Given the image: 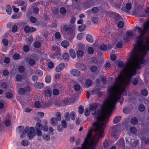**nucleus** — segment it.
Wrapping results in <instances>:
<instances>
[{
  "mask_svg": "<svg viewBox=\"0 0 149 149\" xmlns=\"http://www.w3.org/2000/svg\"><path fill=\"white\" fill-rule=\"evenodd\" d=\"M16 3L17 4L18 6H22L24 4V2L23 1L19 0L17 1Z\"/></svg>",
  "mask_w": 149,
  "mask_h": 149,
  "instance_id": "nucleus-40",
  "label": "nucleus"
},
{
  "mask_svg": "<svg viewBox=\"0 0 149 149\" xmlns=\"http://www.w3.org/2000/svg\"><path fill=\"white\" fill-rule=\"evenodd\" d=\"M113 14L114 16V18L116 20H119L120 19V17L118 14L114 13Z\"/></svg>",
  "mask_w": 149,
  "mask_h": 149,
  "instance_id": "nucleus-46",
  "label": "nucleus"
},
{
  "mask_svg": "<svg viewBox=\"0 0 149 149\" xmlns=\"http://www.w3.org/2000/svg\"><path fill=\"white\" fill-rule=\"evenodd\" d=\"M109 145L108 141L106 140L104 142L103 146L104 148H106L108 147Z\"/></svg>",
  "mask_w": 149,
  "mask_h": 149,
  "instance_id": "nucleus-58",
  "label": "nucleus"
},
{
  "mask_svg": "<svg viewBox=\"0 0 149 149\" xmlns=\"http://www.w3.org/2000/svg\"><path fill=\"white\" fill-rule=\"evenodd\" d=\"M118 126L116 125L112 127V128L113 132L111 133V135L114 138H117L120 135V132L118 130Z\"/></svg>",
  "mask_w": 149,
  "mask_h": 149,
  "instance_id": "nucleus-6",
  "label": "nucleus"
},
{
  "mask_svg": "<svg viewBox=\"0 0 149 149\" xmlns=\"http://www.w3.org/2000/svg\"><path fill=\"white\" fill-rule=\"evenodd\" d=\"M35 107L37 108H40L41 107L40 102L38 101H36L35 103Z\"/></svg>",
  "mask_w": 149,
  "mask_h": 149,
  "instance_id": "nucleus-43",
  "label": "nucleus"
},
{
  "mask_svg": "<svg viewBox=\"0 0 149 149\" xmlns=\"http://www.w3.org/2000/svg\"><path fill=\"white\" fill-rule=\"evenodd\" d=\"M18 70L19 72H22L24 70V67L22 66H20L18 68Z\"/></svg>",
  "mask_w": 149,
  "mask_h": 149,
  "instance_id": "nucleus-55",
  "label": "nucleus"
},
{
  "mask_svg": "<svg viewBox=\"0 0 149 149\" xmlns=\"http://www.w3.org/2000/svg\"><path fill=\"white\" fill-rule=\"evenodd\" d=\"M65 67V65L64 63H61L56 67L55 71L57 72H60Z\"/></svg>",
  "mask_w": 149,
  "mask_h": 149,
  "instance_id": "nucleus-10",
  "label": "nucleus"
},
{
  "mask_svg": "<svg viewBox=\"0 0 149 149\" xmlns=\"http://www.w3.org/2000/svg\"><path fill=\"white\" fill-rule=\"evenodd\" d=\"M57 59L59 60H61L62 58V56L60 52H58L56 55Z\"/></svg>",
  "mask_w": 149,
  "mask_h": 149,
  "instance_id": "nucleus-59",
  "label": "nucleus"
},
{
  "mask_svg": "<svg viewBox=\"0 0 149 149\" xmlns=\"http://www.w3.org/2000/svg\"><path fill=\"white\" fill-rule=\"evenodd\" d=\"M24 30L26 33H32L36 30L35 28L32 27H30L29 26H25L24 28Z\"/></svg>",
  "mask_w": 149,
  "mask_h": 149,
  "instance_id": "nucleus-9",
  "label": "nucleus"
},
{
  "mask_svg": "<svg viewBox=\"0 0 149 149\" xmlns=\"http://www.w3.org/2000/svg\"><path fill=\"white\" fill-rule=\"evenodd\" d=\"M29 63L31 66H33L35 64V61L33 59H31L29 61Z\"/></svg>",
  "mask_w": 149,
  "mask_h": 149,
  "instance_id": "nucleus-57",
  "label": "nucleus"
},
{
  "mask_svg": "<svg viewBox=\"0 0 149 149\" xmlns=\"http://www.w3.org/2000/svg\"><path fill=\"white\" fill-rule=\"evenodd\" d=\"M91 21L93 24H96L98 21V19L97 17H93L91 19Z\"/></svg>",
  "mask_w": 149,
  "mask_h": 149,
  "instance_id": "nucleus-48",
  "label": "nucleus"
},
{
  "mask_svg": "<svg viewBox=\"0 0 149 149\" xmlns=\"http://www.w3.org/2000/svg\"><path fill=\"white\" fill-rule=\"evenodd\" d=\"M60 13L63 15H65L66 14V9L63 7L62 8L60 9Z\"/></svg>",
  "mask_w": 149,
  "mask_h": 149,
  "instance_id": "nucleus-44",
  "label": "nucleus"
},
{
  "mask_svg": "<svg viewBox=\"0 0 149 149\" xmlns=\"http://www.w3.org/2000/svg\"><path fill=\"white\" fill-rule=\"evenodd\" d=\"M42 137L45 140L47 141L49 140L50 139L49 135L45 133L44 134H43Z\"/></svg>",
  "mask_w": 149,
  "mask_h": 149,
  "instance_id": "nucleus-29",
  "label": "nucleus"
},
{
  "mask_svg": "<svg viewBox=\"0 0 149 149\" xmlns=\"http://www.w3.org/2000/svg\"><path fill=\"white\" fill-rule=\"evenodd\" d=\"M85 87L88 88L92 84V81L91 80L88 79L86 80L85 82Z\"/></svg>",
  "mask_w": 149,
  "mask_h": 149,
  "instance_id": "nucleus-21",
  "label": "nucleus"
},
{
  "mask_svg": "<svg viewBox=\"0 0 149 149\" xmlns=\"http://www.w3.org/2000/svg\"><path fill=\"white\" fill-rule=\"evenodd\" d=\"M48 129L49 133L51 135L54 134V133L53 132V131L54 130L52 127H49L48 128Z\"/></svg>",
  "mask_w": 149,
  "mask_h": 149,
  "instance_id": "nucleus-60",
  "label": "nucleus"
},
{
  "mask_svg": "<svg viewBox=\"0 0 149 149\" xmlns=\"http://www.w3.org/2000/svg\"><path fill=\"white\" fill-rule=\"evenodd\" d=\"M70 73L73 76L76 77L80 76L81 74V72L80 71L75 69L71 70L70 71Z\"/></svg>",
  "mask_w": 149,
  "mask_h": 149,
  "instance_id": "nucleus-11",
  "label": "nucleus"
},
{
  "mask_svg": "<svg viewBox=\"0 0 149 149\" xmlns=\"http://www.w3.org/2000/svg\"><path fill=\"white\" fill-rule=\"evenodd\" d=\"M126 143L128 144H131L132 143H133L134 144L135 143V146H136V144H138V141L137 140L135 141H134V140H133V141L130 138H128L127 139H126Z\"/></svg>",
  "mask_w": 149,
  "mask_h": 149,
  "instance_id": "nucleus-17",
  "label": "nucleus"
},
{
  "mask_svg": "<svg viewBox=\"0 0 149 149\" xmlns=\"http://www.w3.org/2000/svg\"><path fill=\"white\" fill-rule=\"evenodd\" d=\"M121 117L120 116H118L115 118L113 119V123L115 124L118 123L120 120Z\"/></svg>",
  "mask_w": 149,
  "mask_h": 149,
  "instance_id": "nucleus-26",
  "label": "nucleus"
},
{
  "mask_svg": "<svg viewBox=\"0 0 149 149\" xmlns=\"http://www.w3.org/2000/svg\"><path fill=\"white\" fill-rule=\"evenodd\" d=\"M55 38L57 39H59L61 37V35L58 32H56L54 35Z\"/></svg>",
  "mask_w": 149,
  "mask_h": 149,
  "instance_id": "nucleus-56",
  "label": "nucleus"
},
{
  "mask_svg": "<svg viewBox=\"0 0 149 149\" xmlns=\"http://www.w3.org/2000/svg\"><path fill=\"white\" fill-rule=\"evenodd\" d=\"M61 114L60 112H57L55 118L58 121H60L61 120Z\"/></svg>",
  "mask_w": 149,
  "mask_h": 149,
  "instance_id": "nucleus-36",
  "label": "nucleus"
},
{
  "mask_svg": "<svg viewBox=\"0 0 149 149\" xmlns=\"http://www.w3.org/2000/svg\"><path fill=\"white\" fill-rule=\"evenodd\" d=\"M52 94L51 91L49 90H47L44 91V94L47 97H50Z\"/></svg>",
  "mask_w": 149,
  "mask_h": 149,
  "instance_id": "nucleus-24",
  "label": "nucleus"
},
{
  "mask_svg": "<svg viewBox=\"0 0 149 149\" xmlns=\"http://www.w3.org/2000/svg\"><path fill=\"white\" fill-rule=\"evenodd\" d=\"M92 11L94 13H96L98 12V10L97 7H94L92 9Z\"/></svg>",
  "mask_w": 149,
  "mask_h": 149,
  "instance_id": "nucleus-64",
  "label": "nucleus"
},
{
  "mask_svg": "<svg viewBox=\"0 0 149 149\" xmlns=\"http://www.w3.org/2000/svg\"><path fill=\"white\" fill-rule=\"evenodd\" d=\"M30 90V87L28 86H26L24 87V88H21L18 91L19 94L23 95L25 94L27 91H29Z\"/></svg>",
  "mask_w": 149,
  "mask_h": 149,
  "instance_id": "nucleus-12",
  "label": "nucleus"
},
{
  "mask_svg": "<svg viewBox=\"0 0 149 149\" xmlns=\"http://www.w3.org/2000/svg\"><path fill=\"white\" fill-rule=\"evenodd\" d=\"M17 29V26L16 25H14L12 27V30L13 32H16Z\"/></svg>",
  "mask_w": 149,
  "mask_h": 149,
  "instance_id": "nucleus-51",
  "label": "nucleus"
},
{
  "mask_svg": "<svg viewBox=\"0 0 149 149\" xmlns=\"http://www.w3.org/2000/svg\"><path fill=\"white\" fill-rule=\"evenodd\" d=\"M6 10L7 13L8 14H10L11 12L12 9L10 6L8 5L6 6Z\"/></svg>",
  "mask_w": 149,
  "mask_h": 149,
  "instance_id": "nucleus-28",
  "label": "nucleus"
},
{
  "mask_svg": "<svg viewBox=\"0 0 149 149\" xmlns=\"http://www.w3.org/2000/svg\"><path fill=\"white\" fill-rule=\"evenodd\" d=\"M65 119L67 120H69L70 118L72 120H74L75 119V115L74 112H67L65 116Z\"/></svg>",
  "mask_w": 149,
  "mask_h": 149,
  "instance_id": "nucleus-8",
  "label": "nucleus"
},
{
  "mask_svg": "<svg viewBox=\"0 0 149 149\" xmlns=\"http://www.w3.org/2000/svg\"><path fill=\"white\" fill-rule=\"evenodd\" d=\"M117 145L124 148V142L123 138H121L120 140L117 143Z\"/></svg>",
  "mask_w": 149,
  "mask_h": 149,
  "instance_id": "nucleus-16",
  "label": "nucleus"
},
{
  "mask_svg": "<svg viewBox=\"0 0 149 149\" xmlns=\"http://www.w3.org/2000/svg\"><path fill=\"white\" fill-rule=\"evenodd\" d=\"M34 86L35 87L39 89H41L44 87L43 84L42 83L36 82L34 84Z\"/></svg>",
  "mask_w": 149,
  "mask_h": 149,
  "instance_id": "nucleus-15",
  "label": "nucleus"
},
{
  "mask_svg": "<svg viewBox=\"0 0 149 149\" xmlns=\"http://www.w3.org/2000/svg\"><path fill=\"white\" fill-rule=\"evenodd\" d=\"M21 145L23 146H27L29 144V142L27 140H23L21 142Z\"/></svg>",
  "mask_w": 149,
  "mask_h": 149,
  "instance_id": "nucleus-33",
  "label": "nucleus"
},
{
  "mask_svg": "<svg viewBox=\"0 0 149 149\" xmlns=\"http://www.w3.org/2000/svg\"><path fill=\"white\" fill-rule=\"evenodd\" d=\"M104 136V134H94L92 136V134H87L81 147L74 148L73 149H95L96 144L99 139Z\"/></svg>",
  "mask_w": 149,
  "mask_h": 149,
  "instance_id": "nucleus-2",
  "label": "nucleus"
},
{
  "mask_svg": "<svg viewBox=\"0 0 149 149\" xmlns=\"http://www.w3.org/2000/svg\"><path fill=\"white\" fill-rule=\"evenodd\" d=\"M111 66V63L109 62H106L105 64V68L107 69H108L110 68V67Z\"/></svg>",
  "mask_w": 149,
  "mask_h": 149,
  "instance_id": "nucleus-50",
  "label": "nucleus"
},
{
  "mask_svg": "<svg viewBox=\"0 0 149 149\" xmlns=\"http://www.w3.org/2000/svg\"><path fill=\"white\" fill-rule=\"evenodd\" d=\"M69 42L67 40H64L61 43V46L64 48H66L69 45Z\"/></svg>",
  "mask_w": 149,
  "mask_h": 149,
  "instance_id": "nucleus-23",
  "label": "nucleus"
},
{
  "mask_svg": "<svg viewBox=\"0 0 149 149\" xmlns=\"http://www.w3.org/2000/svg\"><path fill=\"white\" fill-rule=\"evenodd\" d=\"M139 111L140 112H143L145 110V107L143 104H140L138 107Z\"/></svg>",
  "mask_w": 149,
  "mask_h": 149,
  "instance_id": "nucleus-35",
  "label": "nucleus"
},
{
  "mask_svg": "<svg viewBox=\"0 0 149 149\" xmlns=\"http://www.w3.org/2000/svg\"><path fill=\"white\" fill-rule=\"evenodd\" d=\"M100 49L103 50H109L111 47H107V45H103L100 46Z\"/></svg>",
  "mask_w": 149,
  "mask_h": 149,
  "instance_id": "nucleus-22",
  "label": "nucleus"
},
{
  "mask_svg": "<svg viewBox=\"0 0 149 149\" xmlns=\"http://www.w3.org/2000/svg\"><path fill=\"white\" fill-rule=\"evenodd\" d=\"M41 45L39 41H36L34 43V47L36 48H39Z\"/></svg>",
  "mask_w": 149,
  "mask_h": 149,
  "instance_id": "nucleus-41",
  "label": "nucleus"
},
{
  "mask_svg": "<svg viewBox=\"0 0 149 149\" xmlns=\"http://www.w3.org/2000/svg\"><path fill=\"white\" fill-rule=\"evenodd\" d=\"M135 28L140 35L132 51L131 60L123 68H141L140 64L145 62L144 58L147 51H149V20L144 23L143 29L138 26Z\"/></svg>",
  "mask_w": 149,
  "mask_h": 149,
  "instance_id": "nucleus-1",
  "label": "nucleus"
},
{
  "mask_svg": "<svg viewBox=\"0 0 149 149\" xmlns=\"http://www.w3.org/2000/svg\"><path fill=\"white\" fill-rule=\"evenodd\" d=\"M131 122L134 125L136 124L138 122L137 118L135 117L132 118L131 120Z\"/></svg>",
  "mask_w": 149,
  "mask_h": 149,
  "instance_id": "nucleus-39",
  "label": "nucleus"
},
{
  "mask_svg": "<svg viewBox=\"0 0 149 149\" xmlns=\"http://www.w3.org/2000/svg\"><path fill=\"white\" fill-rule=\"evenodd\" d=\"M87 51L90 54H93L94 52L93 49L92 47H89L88 48Z\"/></svg>",
  "mask_w": 149,
  "mask_h": 149,
  "instance_id": "nucleus-45",
  "label": "nucleus"
},
{
  "mask_svg": "<svg viewBox=\"0 0 149 149\" xmlns=\"http://www.w3.org/2000/svg\"><path fill=\"white\" fill-rule=\"evenodd\" d=\"M142 143L148 144L149 143V139L146 137H143L141 139Z\"/></svg>",
  "mask_w": 149,
  "mask_h": 149,
  "instance_id": "nucleus-32",
  "label": "nucleus"
},
{
  "mask_svg": "<svg viewBox=\"0 0 149 149\" xmlns=\"http://www.w3.org/2000/svg\"><path fill=\"white\" fill-rule=\"evenodd\" d=\"M126 35L127 37L124 40L126 42H127L129 41V37L133 36L132 32L131 31H128L126 33Z\"/></svg>",
  "mask_w": 149,
  "mask_h": 149,
  "instance_id": "nucleus-18",
  "label": "nucleus"
},
{
  "mask_svg": "<svg viewBox=\"0 0 149 149\" xmlns=\"http://www.w3.org/2000/svg\"><path fill=\"white\" fill-rule=\"evenodd\" d=\"M15 78L17 81H19L22 80V75L18 74L16 76Z\"/></svg>",
  "mask_w": 149,
  "mask_h": 149,
  "instance_id": "nucleus-38",
  "label": "nucleus"
},
{
  "mask_svg": "<svg viewBox=\"0 0 149 149\" xmlns=\"http://www.w3.org/2000/svg\"><path fill=\"white\" fill-rule=\"evenodd\" d=\"M58 121L55 118L52 117L50 119L51 124L53 126H56L58 123Z\"/></svg>",
  "mask_w": 149,
  "mask_h": 149,
  "instance_id": "nucleus-14",
  "label": "nucleus"
},
{
  "mask_svg": "<svg viewBox=\"0 0 149 149\" xmlns=\"http://www.w3.org/2000/svg\"><path fill=\"white\" fill-rule=\"evenodd\" d=\"M77 57H81L83 56L84 52L83 50H79L77 51Z\"/></svg>",
  "mask_w": 149,
  "mask_h": 149,
  "instance_id": "nucleus-27",
  "label": "nucleus"
},
{
  "mask_svg": "<svg viewBox=\"0 0 149 149\" xmlns=\"http://www.w3.org/2000/svg\"><path fill=\"white\" fill-rule=\"evenodd\" d=\"M132 7V5L130 3H127L125 6V8L127 10H130Z\"/></svg>",
  "mask_w": 149,
  "mask_h": 149,
  "instance_id": "nucleus-54",
  "label": "nucleus"
},
{
  "mask_svg": "<svg viewBox=\"0 0 149 149\" xmlns=\"http://www.w3.org/2000/svg\"><path fill=\"white\" fill-rule=\"evenodd\" d=\"M74 88L76 91H78L80 90L81 86L79 84H76L74 85Z\"/></svg>",
  "mask_w": 149,
  "mask_h": 149,
  "instance_id": "nucleus-34",
  "label": "nucleus"
},
{
  "mask_svg": "<svg viewBox=\"0 0 149 149\" xmlns=\"http://www.w3.org/2000/svg\"><path fill=\"white\" fill-rule=\"evenodd\" d=\"M141 94L143 96H146L148 95V91L145 89H143L142 90Z\"/></svg>",
  "mask_w": 149,
  "mask_h": 149,
  "instance_id": "nucleus-42",
  "label": "nucleus"
},
{
  "mask_svg": "<svg viewBox=\"0 0 149 149\" xmlns=\"http://www.w3.org/2000/svg\"><path fill=\"white\" fill-rule=\"evenodd\" d=\"M54 66V64L52 62H49L48 63V67L49 68H52Z\"/></svg>",
  "mask_w": 149,
  "mask_h": 149,
  "instance_id": "nucleus-63",
  "label": "nucleus"
},
{
  "mask_svg": "<svg viewBox=\"0 0 149 149\" xmlns=\"http://www.w3.org/2000/svg\"><path fill=\"white\" fill-rule=\"evenodd\" d=\"M86 27V25L85 24H83L79 26L78 30L80 31H83L85 29Z\"/></svg>",
  "mask_w": 149,
  "mask_h": 149,
  "instance_id": "nucleus-37",
  "label": "nucleus"
},
{
  "mask_svg": "<svg viewBox=\"0 0 149 149\" xmlns=\"http://www.w3.org/2000/svg\"><path fill=\"white\" fill-rule=\"evenodd\" d=\"M130 130L131 133L134 134L137 131L136 129L134 127H131L130 128Z\"/></svg>",
  "mask_w": 149,
  "mask_h": 149,
  "instance_id": "nucleus-53",
  "label": "nucleus"
},
{
  "mask_svg": "<svg viewBox=\"0 0 149 149\" xmlns=\"http://www.w3.org/2000/svg\"><path fill=\"white\" fill-rule=\"evenodd\" d=\"M53 95H57L59 94L58 90L56 89H54L53 91Z\"/></svg>",
  "mask_w": 149,
  "mask_h": 149,
  "instance_id": "nucleus-52",
  "label": "nucleus"
},
{
  "mask_svg": "<svg viewBox=\"0 0 149 149\" xmlns=\"http://www.w3.org/2000/svg\"><path fill=\"white\" fill-rule=\"evenodd\" d=\"M62 58L65 61H68L69 58V56L68 53H64L62 56Z\"/></svg>",
  "mask_w": 149,
  "mask_h": 149,
  "instance_id": "nucleus-31",
  "label": "nucleus"
},
{
  "mask_svg": "<svg viewBox=\"0 0 149 149\" xmlns=\"http://www.w3.org/2000/svg\"><path fill=\"white\" fill-rule=\"evenodd\" d=\"M139 79V77H137L134 79L132 81V83L134 85H135L137 84L138 82Z\"/></svg>",
  "mask_w": 149,
  "mask_h": 149,
  "instance_id": "nucleus-61",
  "label": "nucleus"
},
{
  "mask_svg": "<svg viewBox=\"0 0 149 149\" xmlns=\"http://www.w3.org/2000/svg\"><path fill=\"white\" fill-rule=\"evenodd\" d=\"M45 124L42 125L40 122H38L36 123L35 126L36 131L37 135L40 136L42 135L41 129L44 132H47L48 130V126L47 125V122L45 121Z\"/></svg>",
  "mask_w": 149,
  "mask_h": 149,
  "instance_id": "nucleus-4",
  "label": "nucleus"
},
{
  "mask_svg": "<svg viewBox=\"0 0 149 149\" xmlns=\"http://www.w3.org/2000/svg\"><path fill=\"white\" fill-rule=\"evenodd\" d=\"M87 40L89 42H93V39L92 36L90 34H88L86 36Z\"/></svg>",
  "mask_w": 149,
  "mask_h": 149,
  "instance_id": "nucleus-25",
  "label": "nucleus"
},
{
  "mask_svg": "<svg viewBox=\"0 0 149 149\" xmlns=\"http://www.w3.org/2000/svg\"><path fill=\"white\" fill-rule=\"evenodd\" d=\"M16 131L18 133H21L20 137L22 138H24L26 136V134L29 139H32L36 135L34 128L33 127H26L24 130L23 126H19L16 129Z\"/></svg>",
  "mask_w": 149,
  "mask_h": 149,
  "instance_id": "nucleus-3",
  "label": "nucleus"
},
{
  "mask_svg": "<svg viewBox=\"0 0 149 149\" xmlns=\"http://www.w3.org/2000/svg\"><path fill=\"white\" fill-rule=\"evenodd\" d=\"M69 53L72 58H74L76 57V54L74 50L73 49H70Z\"/></svg>",
  "mask_w": 149,
  "mask_h": 149,
  "instance_id": "nucleus-19",
  "label": "nucleus"
},
{
  "mask_svg": "<svg viewBox=\"0 0 149 149\" xmlns=\"http://www.w3.org/2000/svg\"><path fill=\"white\" fill-rule=\"evenodd\" d=\"M76 68L80 70H86L87 68L86 67L84 64L80 63H77L76 64Z\"/></svg>",
  "mask_w": 149,
  "mask_h": 149,
  "instance_id": "nucleus-13",
  "label": "nucleus"
},
{
  "mask_svg": "<svg viewBox=\"0 0 149 149\" xmlns=\"http://www.w3.org/2000/svg\"><path fill=\"white\" fill-rule=\"evenodd\" d=\"M61 125L62 127L64 128L67 127V124L65 120H63L61 121Z\"/></svg>",
  "mask_w": 149,
  "mask_h": 149,
  "instance_id": "nucleus-47",
  "label": "nucleus"
},
{
  "mask_svg": "<svg viewBox=\"0 0 149 149\" xmlns=\"http://www.w3.org/2000/svg\"><path fill=\"white\" fill-rule=\"evenodd\" d=\"M63 29L65 31L68 39L71 41L75 36V32L74 30L67 25H64Z\"/></svg>",
  "mask_w": 149,
  "mask_h": 149,
  "instance_id": "nucleus-5",
  "label": "nucleus"
},
{
  "mask_svg": "<svg viewBox=\"0 0 149 149\" xmlns=\"http://www.w3.org/2000/svg\"><path fill=\"white\" fill-rule=\"evenodd\" d=\"M51 77L50 75H48L45 78V81L47 83H49L51 81Z\"/></svg>",
  "mask_w": 149,
  "mask_h": 149,
  "instance_id": "nucleus-30",
  "label": "nucleus"
},
{
  "mask_svg": "<svg viewBox=\"0 0 149 149\" xmlns=\"http://www.w3.org/2000/svg\"><path fill=\"white\" fill-rule=\"evenodd\" d=\"M22 15V13L21 12L15 13L12 16V18L13 19H17L20 18Z\"/></svg>",
  "mask_w": 149,
  "mask_h": 149,
  "instance_id": "nucleus-20",
  "label": "nucleus"
},
{
  "mask_svg": "<svg viewBox=\"0 0 149 149\" xmlns=\"http://www.w3.org/2000/svg\"><path fill=\"white\" fill-rule=\"evenodd\" d=\"M124 25L123 22L122 21H120L118 24V27L120 28H123Z\"/></svg>",
  "mask_w": 149,
  "mask_h": 149,
  "instance_id": "nucleus-49",
  "label": "nucleus"
},
{
  "mask_svg": "<svg viewBox=\"0 0 149 149\" xmlns=\"http://www.w3.org/2000/svg\"><path fill=\"white\" fill-rule=\"evenodd\" d=\"M84 107L82 105H81L79 107L78 112H84Z\"/></svg>",
  "mask_w": 149,
  "mask_h": 149,
  "instance_id": "nucleus-62",
  "label": "nucleus"
},
{
  "mask_svg": "<svg viewBox=\"0 0 149 149\" xmlns=\"http://www.w3.org/2000/svg\"><path fill=\"white\" fill-rule=\"evenodd\" d=\"M97 107V105L96 103H91L89 105V107L85 109V112L95 111Z\"/></svg>",
  "mask_w": 149,
  "mask_h": 149,
  "instance_id": "nucleus-7",
  "label": "nucleus"
}]
</instances>
